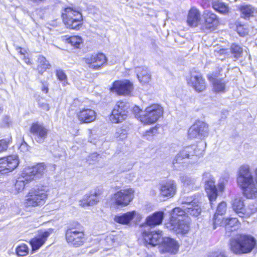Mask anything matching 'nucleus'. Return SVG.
I'll list each match as a JSON object with an SVG mask.
<instances>
[{"label": "nucleus", "mask_w": 257, "mask_h": 257, "mask_svg": "<svg viewBox=\"0 0 257 257\" xmlns=\"http://www.w3.org/2000/svg\"><path fill=\"white\" fill-rule=\"evenodd\" d=\"M174 208L171 212L170 221L166 227L176 233L185 234L190 229L189 219L188 214L197 217L201 212V208L198 202L195 204H190L189 206H183Z\"/></svg>", "instance_id": "f257e3e1"}, {"label": "nucleus", "mask_w": 257, "mask_h": 257, "mask_svg": "<svg viewBox=\"0 0 257 257\" xmlns=\"http://www.w3.org/2000/svg\"><path fill=\"white\" fill-rule=\"evenodd\" d=\"M255 182L254 181L249 166H241L238 171L237 183L242 191V194L247 199L257 197V169L255 170Z\"/></svg>", "instance_id": "f03ea898"}, {"label": "nucleus", "mask_w": 257, "mask_h": 257, "mask_svg": "<svg viewBox=\"0 0 257 257\" xmlns=\"http://www.w3.org/2000/svg\"><path fill=\"white\" fill-rule=\"evenodd\" d=\"M46 167L44 163H39L31 167L24 169L21 176L18 178L15 183L16 189L20 192L25 185L30 181L41 178L44 175Z\"/></svg>", "instance_id": "7ed1b4c3"}, {"label": "nucleus", "mask_w": 257, "mask_h": 257, "mask_svg": "<svg viewBox=\"0 0 257 257\" xmlns=\"http://www.w3.org/2000/svg\"><path fill=\"white\" fill-rule=\"evenodd\" d=\"M256 245V239L250 235L242 234L229 240L230 249L236 254L249 253Z\"/></svg>", "instance_id": "20e7f679"}, {"label": "nucleus", "mask_w": 257, "mask_h": 257, "mask_svg": "<svg viewBox=\"0 0 257 257\" xmlns=\"http://www.w3.org/2000/svg\"><path fill=\"white\" fill-rule=\"evenodd\" d=\"M47 197L46 187L36 186L32 188L26 196L27 206L35 207L43 204Z\"/></svg>", "instance_id": "39448f33"}, {"label": "nucleus", "mask_w": 257, "mask_h": 257, "mask_svg": "<svg viewBox=\"0 0 257 257\" xmlns=\"http://www.w3.org/2000/svg\"><path fill=\"white\" fill-rule=\"evenodd\" d=\"M67 242L75 247L82 245L84 242V234L81 225L75 223L69 226L65 232Z\"/></svg>", "instance_id": "423d86ee"}, {"label": "nucleus", "mask_w": 257, "mask_h": 257, "mask_svg": "<svg viewBox=\"0 0 257 257\" xmlns=\"http://www.w3.org/2000/svg\"><path fill=\"white\" fill-rule=\"evenodd\" d=\"M196 146L191 145L183 148L177 154L173 161V167L176 170H181L183 167L181 164L186 162L187 160L193 159L195 161L197 159Z\"/></svg>", "instance_id": "0eeeda50"}, {"label": "nucleus", "mask_w": 257, "mask_h": 257, "mask_svg": "<svg viewBox=\"0 0 257 257\" xmlns=\"http://www.w3.org/2000/svg\"><path fill=\"white\" fill-rule=\"evenodd\" d=\"M62 17L64 23L69 29L78 30L82 25V14L78 11L73 10L70 7L64 9V12L62 14Z\"/></svg>", "instance_id": "6e6552de"}, {"label": "nucleus", "mask_w": 257, "mask_h": 257, "mask_svg": "<svg viewBox=\"0 0 257 257\" xmlns=\"http://www.w3.org/2000/svg\"><path fill=\"white\" fill-rule=\"evenodd\" d=\"M163 107L159 104H153L146 108L144 113L140 115L141 122L152 124L156 122L163 114Z\"/></svg>", "instance_id": "1a4fd4ad"}, {"label": "nucleus", "mask_w": 257, "mask_h": 257, "mask_svg": "<svg viewBox=\"0 0 257 257\" xmlns=\"http://www.w3.org/2000/svg\"><path fill=\"white\" fill-rule=\"evenodd\" d=\"M130 105L125 101H118L115 105L110 115L112 123H117L125 120L127 116Z\"/></svg>", "instance_id": "9d476101"}, {"label": "nucleus", "mask_w": 257, "mask_h": 257, "mask_svg": "<svg viewBox=\"0 0 257 257\" xmlns=\"http://www.w3.org/2000/svg\"><path fill=\"white\" fill-rule=\"evenodd\" d=\"M209 134L208 124L202 121H196L188 130V135L190 139H203Z\"/></svg>", "instance_id": "9b49d317"}, {"label": "nucleus", "mask_w": 257, "mask_h": 257, "mask_svg": "<svg viewBox=\"0 0 257 257\" xmlns=\"http://www.w3.org/2000/svg\"><path fill=\"white\" fill-rule=\"evenodd\" d=\"M202 180L205 183V189L212 207L213 202L215 201L218 196L217 189L215 185L213 177L209 172H205L203 174Z\"/></svg>", "instance_id": "f8f14e48"}, {"label": "nucleus", "mask_w": 257, "mask_h": 257, "mask_svg": "<svg viewBox=\"0 0 257 257\" xmlns=\"http://www.w3.org/2000/svg\"><path fill=\"white\" fill-rule=\"evenodd\" d=\"M133 90V84L127 79L115 80L110 88L111 92L119 95H128Z\"/></svg>", "instance_id": "ddd939ff"}, {"label": "nucleus", "mask_w": 257, "mask_h": 257, "mask_svg": "<svg viewBox=\"0 0 257 257\" xmlns=\"http://www.w3.org/2000/svg\"><path fill=\"white\" fill-rule=\"evenodd\" d=\"M134 194V191L132 188L120 190L114 194L113 199L117 205L125 206L133 199Z\"/></svg>", "instance_id": "4468645a"}, {"label": "nucleus", "mask_w": 257, "mask_h": 257, "mask_svg": "<svg viewBox=\"0 0 257 257\" xmlns=\"http://www.w3.org/2000/svg\"><path fill=\"white\" fill-rule=\"evenodd\" d=\"M30 131L35 140L42 144L47 139L49 131L43 124L35 122L32 124Z\"/></svg>", "instance_id": "2eb2a0df"}, {"label": "nucleus", "mask_w": 257, "mask_h": 257, "mask_svg": "<svg viewBox=\"0 0 257 257\" xmlns=\"http://www.w3.org/2000/svg\"><path fill=\"white\" fill-rule=\"evenodd\" d=\"M19 164L17 156L13 155L0 159V173L6 174L15 170Z\"/></svg>", "instance_id": "dca6fc26"}, {"label": "nucleus", "mask_w": 257, "mask_h": 257, "mask_svg": "<svg viewBox=\"0 0 257 257\" xmlns=\"http://www.w3.org/2000/svg\"><path fill=\"white\" fill-rule=\"evenodd\" d=\"M188 83L198 92L203 91L206 88L205 80L203 78L202 74L199 72H191Z\"/></svg>", "instance_id": "f3484780"}, {"label": "nucleus", "mask_w": 257, "mask_h": 257, "mask_svg": "<svg viewBox=\"0 0 257 257\" xmlns=\"http://www.w3.org/2000/svg\"><path fill=\"white\" fill-rule=\"evenodd\" d=\"M84 60L88 65L89 68L94 70L100 69L103 64L107 62L105 55L102 53L88 56L84 58Z\"/></svg>", "instance_id": "a211bd4d"}, {"label": "nucleus", "mask_w": 257, "mask_h": 257, "mask_svg": "<svg viewBox=\"0 0 257 257\" xmlns=\"http://www.w3.org/2000/svg\"><path fill=\"white\" fill-rule=\"evenodd\" d=\"M149 228L148 230H145L143 231V237L145 242L152 246H155L162 243L163 239L162 232L161 231H150Z\"/></svg>", "instance_id": "6ab92c4d"}, {"label": "nucleus", "mask_w": 257, "mask_h": 257, "mask_svg": "<svg viewBox=\"0 0 257 257\" xmlns=\"http://www.w3.org/2000/svg\"><path fill=\"white\" fill-rule=\"evenodd\" d=\"M204 23L202 29L203 30H213L219 23L217 16L211 12L205 11L203 14Z\"/></svg>", "instance_id": "aec40b11"}, {"label": "nucleus", "mask_w": 257, "mask_h": 257, "mask_svg": "<svg viewBox=\"0 0 257 257\" xmlns=\"http://www.w3.org/2000/svg\"><path fill=\"white\" fill-rule=\"evenodd\" d=\"M53 231V229L49 228L47 230L39 232L38 235L30 241L33 251L37 250L42 246Z\"/></svg>", "instance_id": "412c9836"}, {"label": "nucleus", "mask_w": 257, "mask_h": 257, "mask_svg": "<svg viewBox=\"0 0 257 257\" xmlns=\"http://www.w3.org/2000/svg\"><path fill=\"white\" fill-rule=\"evenodd\" d=\"M216 73H212L207 75L209 81L212 83L213 91L216 93H224L226 92L227 81L223 78H218Z\"/></svg>", "instance_id": "4be33fe9"}, {"label": "nucleus", "mask_w": 257, "mask_h": 257, "mask_svg": "<svg viewBox=\"0 0 257 257\" xmlns=\"http://www.w3.org/2000/svg\"><path fill=\"white\" fill-rule=\"evenodd\" d=\"M160 192L163 197H173L176 193L177 185L172 180H168L160 185Z\"/></svg>", "instance_id": "5701e85b"}, {"label": "nucleus", "mask_w": 257, "mask_h": 257, "mask_svg": "<svg viewBox=\"0 0 257 257\" xmlns=\"http://www.w3.org/2000/svg\"><path fill=\"white\" fill-rule=\"evenodd\" d=\"M160 248L163 252L175 253L178 251L179 245L175 239L170 237H164Z\"/></svg>", "instance_id": "b1692460"}, {"label": "nucleus", "mask_w": 257, "mask_h": 257, "mask_svg": "<svg viewBox=\"0 0 257 257\" xmlns=\"http://www.w3.org/2000/svg\"><path fill=\"white\" fill-rule=\"evenodd\" d=\"M226 204L225 202H220L217 206L216 212L213 219V228L215 229L219 224L223 223L222 215L226 212Z\"/></svg>", "instance_id": "393cba45"}, {"label": "nucleus", "mask_w": 257, "mask_h": 257, "mask_svg": "<svg viewBox=\"0 0 257 257\" xmlns=\"http://www.w3.org/2000/svg\"><path fill=\"white\" fill-rule=\"evenodd\" d=\"M77 116L81 123H88L95 119L96 112L91 109H83L77 113Z\"/></svg>", "instance_id": "a878e982"}, {"label": "nucleus", "mask_w": 257, "mask_h": 257, "mask_svg": "<svg viewBox=\"0 0 257 257\" xmlns=\"http://www.w3.org/2000/svg\"><path fill=\"white\" fill-rule=\"evenodd\" d=\"M240 13V18L249 20L251 18L254 17L257 13V9L250 5L243 4L238 8Z\"/></svg>", "instance_id": "bb28decb"}, {"label": "nucleus", "mask_w": 257, "mask_h": 257, "mask_svg": "<svg viewBox=\"0 0 257 257\" xmlns=\"http://www.w3.org/2000/svg\"><path fill=\"white\" fill-rule=\"evenodd\" d=\"M232 207L235 213L240 217H249L251 215L244 208L243 200L241 198L235 199L232 203Z\"/></svg>", "instance_id": "cd10ccee"}, {"label": "nucleus", "mask_w": 257, "mask_h": 257, "mask_svg": "<svg viewBox=\"0 0 257 257\" xmlns=\"http://www.w3.org/2000/svg\"><path fill=\"white\" fill-rule=\"evenodd\" d=\"M239 222L238 219L235 217L226 218L223 220V223L219 225H224L226 230V235L230 236L231 232L236 230L239 227Z\"/></svg>", "instance_id": "c85d7f7f"}, {"label": "nucleus", "mask_w": 257, "mask_h": 257, "mask_svg": "<svg viewBox=\"0 0 257 257\" xmlns=\"http://www.w3.org/2000/svg\"><path fill=\"white\" fill-rule=\"evenodd\" d=\"M164 218V212L157 211L147 217L146 223L148 227H155L161 224Z\"/></svg>", "instance_id": "c756f323"}, {"label": "nucleus", "mask_w": 257, "mask_h": 257, "mask_svg": "<svg viewBox=\"0 0 257 257\" xmlns=\"http://www.w3.org/2000/svg\"><path fill=\"white\" fill-rule=\"evenodd\" d=\"M135 72L140 82L143 84L149 83L151 80L150 72L146 67L140 66L135 68Z\"/></svg>", "instance_id": "7c9ffc66"}, {"label": "nucleus", "mask_w": 257, "mask_h": 257, "mask_svg": "<svg viewBox=\"0 0 257 257\" xmlns=\"http://www.w3.org/2000/svg\"><path fill=\"white\" fill-rule=\"evenodd\" d=\"M136 215L135 211L128 212L120 215H116L114 220L119 224H128Z\"/></svg>", "instance_id": "2f4dec72"}, {"label": "nucleus", "mask_w": 257, "mask_h": 257, "mask_svg": "<svg viewBox=\"0 0 257 257\" xmlns=\"http://www.w3.org/2000/svg\"><path fill=\"white\" fill-rule=\"evenodd\" d=\"M200 13L197 9H191L188 14L187 23L190 26H197L200 21Z\"/></svg>", "instance_id": "473e14b6"}, {"label": "nucleus", "mask_w": 257, "mask_h": 257, "mask_svg": "<svg viewBox=\"0 0 257 257\" xmlns=\"http://www.w3.org/2000/svg\"><path fill=\"white\" fill-rule=\"evenodd\" d=\"M98 201L97 195L96 192L90 193L89 194H86L81 201V204L83 206H92L96 204Z\"/></svg>", "instance_id": "72a5a7b5"}, {"label": "nucleus", "mask_w": 257, "mask_h": 257, "mask_svg": "<svg viewBox=\"0 0 257 257\" xmlns=\"http://www.w3.org/2000/svg\"><path fill=\"white\" fill-rule=\"evenodd\" d=\"M213 8L221 14H226L229 11L228 7L224 3L219 1H215L212 3Z\"/></svg>", "instance_id": "f704fd0d"}, {"label": "nucleus", "mask_w": 257, "mask_h": 257, "mask_svg": "<svg viewBox=\"0 0 257 257\" xmlns=\"http://www.w3.org/2000/svg\"><path fill=\"white\" fill-rule=\"evenodd\" d=\"M38 67L37 69L39 73L42 74L44 71L49 68L50 65L46 59L42 56H39L38 58Z\"/></svg>", "instance_id": "c9c22d12"}, {"label": "nucleus", "mask_w": 257, "mask_h": 257, "mask_svg": "<svg viewBox=\"0 0 257 257\" xmlns=\"http://www.w3.org/2000/svg\"><path fill=\"white\" fill-rule=\"evenodd\" d=\"M181 181L185 188H188L189 190L193 188L195 182L194 178L187 176H183L181 177Z\"/></svg>", "instance_id": "e433bc0d"}, {"label": "nucleus", "mask_w": 257, "mask_h": 257, "mask_svg": "<svg viewBox=\"0 0 257 257\" xmlns=\"http://www.w3.org/2000/svg\"><path fill=\"white\" fill-rule=\"evenodd\" d=\"M230 51L234 58L238 59L241 57L243 53V49L239 45L233 43L231 46Z\"/></svg>", "instance_id": "4c0bfd02"}, {"label": "nucleus", "mask_w": 257, "mask_h": 257, "mask_svg": "<svg viewBox=\"0 0 257 257\" xmlns=\"http://www.w3.org/2000/svg\"><path fill=\"white\" fill-rule=\"evenodd\" d=\"M29 247L25 244H22L18 245L16 248L17 255L23 256L27 255L29 253Z\"/></svg>", "instance_id": "58836bf2"}, {"label": "nucleus", "mask_w": 257, "mask_h": 257, "mask_svg": "<svg viewBox=\"0 0 257 257\" xmlns=\"http://www.w3.org/2000/svg\"><path fill=\"white\" fill-rule=\"evenodd\" d=\"M127 135V130L126 129L120 127L116 129L114 136L118 141H120L126 138Z\"/></svg>", "instance_id": "ea45409f"}, {"label": "nucleus", "mask_w": 257, "mask_h": 257, "mask_svg": "<svg viewBox=\"0 0 257 257\" xmlns=\"http://www.w3.org/2000/svg\"><path fill=\"white\" fill-rule=\"evenodd\" d=\"M68 42L71 44L72 46L76 48H79L80 44L82 43V41L80 37L79 36H72L67 39Z\"/></svg>", "instance_id": "a19ab883"}, {"label": "nucleus", "mask_w": 257, "mask_h": 257, "mask_svg": "<svg viewBox=\"0 0 257 257\" xmlns=\"http://www.w3.org/2000/svg\"><path fill=\"white\" fill-rule=\"evenodd\" d=\"M56 76L57 78L60 81L64 86L67 84V78L64 72L61 69L56 71Z\"/></svg>", "instance_id": "79ce46f5"}, {"label": "nucleus", "mask_w": 257, "mask_h": 257, "mask_svg": "<svg viewBox=\"0 0 257 257\" xmlns=\"http://www.w3.org/2000/svg\"><path fill=\"white\" fill-rule=\"evenodd\" d=\"M179 203L182 205H186V206H189V205L195 204L198 202L193 197H187L180 199Z\"/></svg>", "instance_id": "37998d69"}, {"label": "nucleus", "mask_w": 257, "mask_h": 257, "mask_svg": "<svg viewBox=\"0 0 257 257\" xmlns=\"http://www.w3.org/2000/svg\"><path fill=\"white\" fill-rule=\"evenodd\" d=\"M236 31L242 37L245 36L248 34V30L244 25L241 24H238L236 26Z\"/></svg>", "instance_id": "c03bdc74"}, {"label": "nucleus", "mask_w": 257, "mask_h": 257, "mask_svg": "<svg viewBox=\"0 0 257 257\" xmlns=\"http://www.w3.org/2000/svg\"><path fill=\"white\" fill-rule=\"evenodd\" d=\"M10 143L9 139H2L0 140V152H4L7 150Z\"/></svg>", "instance_id": "a18cd8bd"}, {"label": "nucleus", "mask_w": 257, "mask_h": 257, "mask_svg": "<svg viewBox=\"0 0 257 257\" xmlns=\"http://www.w3.org/2000/svg\"><path fill=\"white\" fill-rule=\"evenodd\" d=\"M98 157L99 155L96 152L93 153L88 157L87 161L89 164L94 163L97 160Z\"/></svg>", "instance_id": "49530a36"}, {"label": "nucleus", "mask_w": 257, "mask_h": 257, "mask_svg": "<svg viewBox=\"0 0 257 257\" xmlns=\"http://www.w3.org/2000/svg\"><path fill=\"white\" fill-rule=\"evenodd\" d=\"M29 149H30V146L28 145V144L23 139L22 142L21 143V144L20 146L19 150L21 152L26 153V152H28L29 151Z\"/></svg>", "instance_id": "de8ad7c7"}, {"label": "nucleus", "mask_w": 257, "mask_h": 257, "mask_svg": "<svg viewBox=\"0 0 257 257\" xmlns=\"http://www.w3.org/2000/svg\"><path fill=\"white\" fill-rule=\"evenodd\" d=\"M133 111L135 113L136 117L140 118V115L144 113V111H143L139 107L136 106L133 108Z\"/></svg>", "instance_id": "09e8293b"}, {"label": "nucleus", "mask_w": 257, "mask_h": 257, "mask_svg": "<svg viewBox=\"0 0 257 257\" xmlns=\"http://www.w3.org/2000/svg\"><path fill=\"white\" fill-rule=\"evenodd\" d=\"M106 241L108 243H109L111 245H113V244L115 242L116 238L112 234H110L106 237Z\"/></svg>", "instance_id": "8fccbe9b"}, {"label": "nucleus", "mask_w": 257, "mask_h": 257, "mask_svg": "<svg viewBox=\"0 0 257 257\" xmlns=\"http://www.w3.org/2000/svg\"><path fill=\"white\" fill-rule=\"evenodd\" d=\"M208 257H226L223 252H215L211 253Z\"/></svg>", "instance_id": "3c124183"}, {"label": "nucleus", "mask_w": 257, "mask_h": 257, "mask_svg": "<svg viewBox=\"0 0 257 257\" xmlns=\"http://www.w3.org/2000/svg\"><path fill=\"white\" fill-rule=\"evenodd\" d=\"M157 128L156 127H152L149 130L147 131L146 132V136H151V135H154L155 134L157 133Z\"/></svg>", "instance_id": "603ef678"}, {"label": "nucleus", "mask_w": 257, "mask_h": 257, "mask_svg": "<svg viewBox=\"0 0 257 257\" xmlns=\"http://www.w3.org/2000/svg\"><path fill=\"white\" fill-rule=\"evenodd\" d=\"M42 105L44 109L46 110V111H48L49 110V107L47 103H43Z\"/></svg>", "instance_id": "864d4df0"}, {"label": "nucleus", "mask_w": 257, "mask_h": 257, "mask_svg": "<svg viewBox=\"0 0 257 257\" xmlns=\"http://www.w3.org/2000/svg\"><path fill=\"white\" fill-rule=\"evenodd\" d=\"M227 51L228 50L227 49H222L219 50V53L220 54H226L227 53Z\"/></svg>", "instance_id": "5fc2aeb1"}, {"label": "nucleus", "mask_w": 257, "mask_h": 257, "mask_svg": "<svg viewBox=\"0 0 257 257\" xmlns=\"http://www.w3.org/2000/svg\"><path fill=\"white\" fill-rule=\"evenodd\" d=\"M42 90L47 93L48 92L49 89L47 86L44 85L42 88Z\"/></svg>", "instance_id": "6e6d98bb"}, {"label": "nucleus", "mask_w": 257, "mask_h": 257, "mask_svg": "<svg viewBox=\"0 0 257 257\" xmlns=\"http://www.w3.org/2000/svg\"><path fill=\"white\" fill-rule=\"evenodd\" d=\"M219 187L220 190H222L224 188V185L223 184H220L219 185Z\"/></svg>", "instance_id": "4d7b16f0"}, {"label": "nucleus", "mask_w": 257, "mask_h": 257, "mask_svg": "<svg viewBox=\"0 0 257 257\" xmlns=\"http://www.w3.org/2000/svg\"><path fill=\"white\" fill-rule=\"evenodd\" d=\"M3 110V107L0 105V114H1V113H2Z\"/></svg>", "instance_id": "13d9d810"}, {"label": "nucleus", "mask_w": 257, "mask_h": 257, "mask_svg": "<svg viewBox=\"0 0 257 257\" xmlns=\"http://www.w3.org/2000/svg\"><path fill=\"white\" fill-rule=\"evenodd\" d=\"M189 163H193V161H189Z\"/></svg>", "instance_id": "bf43d9fd"}, {"label": "nucleus", "mask_w": 257, "mask_h": 257, "mask_svg": "<svg viewBox=\"0 0 257 257\" xmlns=\"http://www.w3.org/2000/svg\"><path fill=\"white\" fill-rule=\"evenodd\" d=\"M237 0H234V1H236Z\"/></svg>", "instance_id": "052dcab7"}]
</instances>
